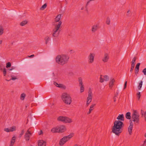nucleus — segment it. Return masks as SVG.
Here are the masks:
<instances>
[{
    "instance_id": "obj_29",
    "label": "nucleus",
    "mask_w": 146,
    "mask_h": 146,
    "mask_svg": "<svg viewBox=\"0 0 146 146\" xmlns=\"http://www.w3.org/2000/svg\"><path fill=\"white\" fill-rule=\"evenodd\" d=\"M26 96V95L24 93H22L21 96L20 97V99L22 100H23Z\"/></svg>"
},
{
    "instance_id": "obj_25",
    "label": "nucleus",
    "mask_w": 146,
    "mask_h": 146,
    "mask_svg": "<svg viewBox=\"0 0 146 146\" xmlns=\"http://www.w3.org/2000/svg\"><path fill=\"white\" fill-rule=\"evenodd\" d=\"M4 28L2 25H0V35L3 34V33Z\"/></svg>"
},
{
    "instance_id": "obj_54",
    "label": "nucleus",
    "mask_w": 146,
    "mask_h": 146,
    "mask_svg": "<svg viewBox=\"0 0 146 146\" xmlns=\"http://www.w3.org/2000/svg\"><path fill=\"white\" fill-rule=\"evenodd\" d=\"M94 0H89L87 3L86 4V6H87L88 5V4L91 1H94Z\"/></svg>"
},
{
    "instance_id": "obj_33",
    "label": "nucleus",
    "mask_w": 146,
    "mask_h": 146,
    "mask_svg": "<svg viewBox=\"0 0 146 146\" xmlns=\"http://www.w3.org/2000/svg\"><path fill=\"white\" fill-rule=\"evenodd\" d=\"M110 19L108 17L107 18L106 21V23L108 25H109L110 24Z\"/></svg>"
},
{
    "instance_id": "obj_50",
    "label": "nucleus",
    "mask_w": 146,
    "mask_h": 146,
    "mask_svg": "<svg viewBox=\"0 0 146 146\" xmlns=\"http://www.w3.org/2000/svg\"><path fill=\"white\" fill-rule=\"evenodd\" d=\"M11 80H15L16 79H17V78H16L15 77H14L12 76H11Z\"/></svg>"
},
{
    "instance_id": "obj_10",
    "label": "nucleus",
    "mask_w": 146,
    "mask_h": 146,
    "mask_svg": "<svg viewBox=\"0 0 146 146\" xmlns=\"http://www.w3.org/2000/svg\"><path fill=\"white\" fill-rule=\"evenodd\" d=\"M30 129L31 128H29L28 129L25 135V138L27 141H29V140L30 136L32 135V133L30 130Z\"/></svg>"
},
{
    "instance_id": "obj_32",
    "label": "nucleus",
    "mask_w": 146,
    "mask_h": 146,
    "mask_svg": "<svg viewBox=\"0 0 146 146\" xmlns=\"http://www.w3.org/2000/svg\"><path fill=\"white\" fill-rule=\"evenodd\" d=\"M80 86V92L81 93H82L84 91V86L82 85L81 86Z\"/></svg>"
},
{
    "instance_id": "obj_27",
    "label": "nucleus",
    "mask_w": 146,
    "mask_h": 146,
    "mask_svg": "<svg viewBox=\"0 0 146 146\" xmlns=\"http://www.w3.org/2000/svg\"><path fill=\"white\" fill-rule=\"evenodd\" d=\"M143 84V81H141L139 83V85L138 86V88L139 90H140L142 87Z\"/></svg>"
},
{
    "instance_id": "obj_60",
    "label": "nucleus",
    "mask_w": 146,
    "mask_h": 146,
    "mask_svg": "<svg viewBox=\"0 0 146 146\" xmlns=\"http://www.w3.org/2000/svg\"><path fill=\"white\" fill-rule=\"evenodd\" d=\"M52 74L53 76H55V74L54 72L52 73Z\"/></svg>"
},
{
    "instance_id": "obj_12",
    "label": "nucleus",
    "mask_w": 146,
    "mask_h": 146,
    "mask_svg": "<svg viewBox=\"0 0 146 146\" xmlns=\"http://www.w3.org/2000/svg\"><path fill=\"white\" fill-rule=\"evenodd\" d=\"M59 133H62L64 132L66 130V128L65 126L60 125L58 126Z\"/></svg>"
},
{
    "instance_id": "obj_45",
    "label": "nucleus",
    "mask_w": 146,
    "mask_h": 146,
    "mask_svg": "<svg viewBox=\"0 0 146 146\" xmlns=\"http://www.w3.org/2000/svg\"><path fill=\"white\" fill-rule=\"evenodd\" d=\"M139 71V69H136V68H135V74L136 75L137 74Z\"/></svg>"
},
{
    "instance_id": "obj_5",
    "label": "nucleus",
    "mask_w": 146,
    "mask_h": 146,
    "mask_svg": "<svg viewBox=\"0 0 146 146\" xmlns=\"http://www.w3.org/2000/svg\"><path fill=\"white\" fill-rule=\"evenodd\" d=\"M132 121L139 123V113L136 110H133L131 116Z\"/></svg>"
},
{
    "instance_id": "obj_8",
    "label": "nucleus",
    "mask_w": 146,
    "mask_h": 146,
    "mask_svg": "<svg viewBox=\"0 0 146 146\" xmlns=\"http://www.w3.org/2000/svg\"><path fill=\"white\" fill-rule=\"evenodd\" d=\"M95 56V54L94 53L91 52L89 54L88 57V61L89 64H91L94 62Z\"/></svg>"
},
{
    "instance_id": "obj_62",
    "label": "nucleus",
    "mask_w": 146,
    "mask_h": 146,
    "mask_svg": "<svg viewBox=\"0 0 146 146\" xmlns=\"http://www.w3.org/2000/svg\"><path fill=\"white\" fill-rule=\"evenodd\" d=\"M144 115H146V111H145V113Z\"/></svg>"
},
{
    "instance_id": "obj_14",
    "label": "nucleus",
    "mask_w": 146,
    "mask_h": 146,
    "mask_svg": "<svg viewBox=\"0 0 146 146\" xmlns=\"http://www.w3.org/2000/svg\"><path fill=\"white\" fill-rule=\"evenodd\" d=\"M46 142L42 140H39L38 141V146H46Z\"/></svg>"
},
{
    "instance_id": "obj_34",
    "label": "nucleus",
    "mask_w": 146,
    "mask_h": 146,
    "mask_svg": "<svg viewBox=\"0 0 146 146\" xmlns=\"http://www.w3.org/2000/svg\"><path fill=\"white\" fill-rule=\"evenodd\" d=\"M109 79V77L107 75H105L104 76V79L106 81H107Z\"/></svg>"
},
{
    "instance_id": "obj_3",
    "label": "nucleus",
    "mask_w": 146,
    "mask_h": 146,
    "mask_svg": "<svg viewBox=\"0 0 146 146\" xmlns=\"http://www.w3.org/2000/svg\"><path fill=\"white\" fill-rule=\"evenodd\" d=\"M62 99L63 102L67 105H70L72 102V100L70 95L67 93L62 94Z\"/></svg>"
},
{
    "instance_id": "obj_56",
    "label": "nucleus",
    "mask_w": 146,
    "mask_h": 146,
    "mask_svg": "<svg viewBox=\"0 0 146 146\" xmlns=\"http://www.w3.org/2000/svg\"><path fill=\"white\" fill-rule=\"evenodd\" d=\"M143 111L142 110H141V115H142V116L143 115Z\"/></svg>"
},
{
    "instance_id": "obj_26",
    "label": "nucleus",
    "mask_w": 146,
    "mask_h": 146,
    "mask_svg": "<svg viewBox=\"0 0 146 146\" xmlns=\"http://www.w3.org/2000/svg\"><path fill=\"white\" fill-rule=\"evenodd\" d=\"M44 40L45 41L46 44H47L50 40V38L49 36H47L45 38Z\"/></svg>"
},
{
    "instance_id": "obj_36",
    "label": "nucleus",
    "mask_w": 146,
    "mask_h": 146,
    "mask_svg": "<svg viewBox=\"0 0 146 146\" xmlns=\"http://www.w3.org/2000/svg\"><path fill=\"white\" fill-rule=\"evenodd\" d=\"M24 132V129L22 130L21 133L19 134V137L20 138L22 136Z\"/></svg>"
},
{
    "instance_id": "obj_55",
    "label": "nucleus",
    "mask_w": 146,
    "mask_h": 146,
    "mask_svg": "<svg viewBox=\"0 0 146 146\" xmlns=\"http://www.w3.org/2000/svg\"><path fill=\"white\" fill-rule=\"evenodd\" d=\"M43 133V132L42 130H41L40 131V133H39V135H41V134H42Z\"/></svg>"
},
{
    "instance_id": "obj_41",
    "label": "nucleus",
    "mask_w": 146,
    "mask_h": 146,
    "mask_svg": "<svg viewBox=\"0 0 146 146\" xmlns=\"http://www.w3.org/2000/svg\"><path fill=\"white\" fill-rule=\"evenodd\" d=\"M135 65L131 64V68L130 70V72H132L133 71L134 67Z\"/></svg>"
},
{
    "instance_id": "obj_64",
    "label": "nucleus",
    "mask_w": 146,
    "mask_h": 146,
    "mask_svg": "<svg viewBox=\"0 0 146 146\" xmlns=\"http://www.w3.org/2000/svg\"><path fill=\"white\" fill-rule=\"evenodd\" d=\"M0 70L1 71H2V70L3 69L2 68H1Z\"/></svg>"
},
{
    "instance_id": "obj_17",
    "label": "nucleus",
    "mask_w": 146,
    "mask_h": 146,
    "mask_svg": "<svg viewBox=\"0 0 146 146\" xmlns=\"http://www.w3.org/2000/svg\"><path fill=\"white\" fill-rule=\"evenodd\" d=\"M16 137L15 136H14L11 139V143L10 144L9 146H13L14 143L15 141Z\"/></svg>"
},
{
    "instance_id": "obj_2",
    "label": "nucleus",
    "mask_w": 146,
    "mask_h": 146,
    "mask_svg": "<svg viewBox=\"0 0 146 146\" xmlns=\"http://www.w3.org/2000/svg\"><path fill=\"white\" fill-rule=\"evenodd\" d=\"M69 58L68 56L62 54L57 56L56 58V60L58 64L63 65L67 63Z\"/></svg>"
},
{
    "instance_id": "obj_11",
    "label": "nucleus",
    "mask_w": 146,
    "mask_h": 146,
    "mask_svg": "<svg viewBox=\"0 0 146 146\" xmlns=\"http://www.w3.org/2000/svg\"><path fill=\"white\" fill-rule=\"evenodd\" d=\"M133 127V124L131 120L129 121V125L128 127V131L130 135H131L132 131V129Z\"/></svg>"
},
{
    "instance_id": "obj_57",
    "label": "nucleus",
    "mask_w": 146,
    "mask_h": 146,
    "mask_svg": "<svg viewBox=\"0 0 146 146\" xmlns=\"http://www.w3.org/2000/svg\"><path fill=\"white\" fill-rule=\"evenodd\" d=\"M70 52H71V53H74V51L73 50H71Z\"/></svg>"
},
{
    "instance_id": "obj_61",
    "label": "nucleus",
    "mask_w": 146,
    "mask_h": 146,
    "mask_svg": "<svg viewBox=\"0 0 146 146\" xmlns=\"http://www.w3.org/2000/svg\"><path fill=\"white\" fill-rule=\"evenodd\" d=\"M74 146H80V145L79 146L77 145H76Z\"/></svg>"
},
{
    "instance_id": "obj_30",
    "label": "nucleus",
    "mask_w": 146,
    "mask_h": 146,
    "mask_svg": "<svg viewBox=\"0 0 146 146\" xmlns=\"http://www.w3.org/2000/svg\"><path fill=\"white\" fill-rule=\"evenodd\" d=\"M47 7V4L46 3L44 4V5H43L42 6L40 7V10H43L45 9Z\"/></svg>"
},
{
    "instance_id": "obj_9",
    "label": "nucleus",
    "mask_w": 146,
    "mask_h": 146,
    "mask_svg": "<svg viewBox=\"0 0 146 146\" xmlns=\"http://www.w3.org/2000/svg\"><path fill=\"white\" fill-rule=\"evenodd\" d=\"M61 17V15L59 14L55 18L54 22L53 23L54 26H55V24H58L59 23H61L60 24V26L62 24V22L61 21H60Z\"/></svg>"
},
{
    "instance_id": "obj_4",
    "label": "nucleus",
    "mask_w": 146,
    "mask_h": 146,
    "mask_svg": "<svg viewBox=\"0 0 146 146\" xmlns=\"http://www.w3.org/2000/svg\"><path fill=\"white\" fill-rule=\"evenodd\" d=\"M60 23H59V24L57 25L55 24V26H54V28L52 30V37H57L59 35L60 31L59 29L60 27Z\"/></svg>"
},
{
    "instance_id": "obj_6",
    "label": "nucleus",
    "mask_w": 146,
    "mask_h": 146,
    "mask_svg": "<svg viewBox=\"0 0 146 146\" xmlns=\"http://www.w3.org/2000/svg\"><path fill=\"white\" fill-rule=\"evenodd\" d=\"M73 133H71L69 135L65 136L61 139L59 142L60 145H63L66 142L69 140L73 135Z\"/></svg>"
},
{
    "instance_id": "obj_46",
    "label": "nucleus",
    "mask_w": 146,
    "mask_h": 146,
    "mask_svg": "<svg viewBox=\"0 0 146 146\" xmlns=\"http://www.w3.org/2000/svg\"><path fill=\"white\" fill-rule=\"evenodd\" d=\"M102 75L101 76V77L100 78V82L102 83L104 82V79L101 77Z\"/></svg>"
},
{
    "instance_id": "obj_48",
    "label": "nucleus",
    "mask_w": 146,
    "mask_h": 146,
    "mask_svg": "<svg viewBox=\"0 0 146 146\" xmlns=\"http://www.w3.org/2000/svg\"><path fill=\"white\" fill-rule=\"evenodd\" d=\"M127 81H125V82L124 89H125V88H126V87H127Z\"/></svg>"
},
{
    "instance_id": "obj_44",
    "label": "nucleus",
    "mask_w": 146,
    "mask_h": 146,
    "mask_svg": "<svg viewBox=\"0 0 146 146\" xmlns=\"http://www.w3.org/2000/svg\"><path fill=\"white\" fill-rule=\"evenodd\" d=\"M10 129H9L8 128H5L4 129V131L6 132H11L10 131Z\"/></svg>"
},
{
    "instance_id": "obj_7",
    "label": "nucleus",
    "mask_w": 146,
    "mask_h": 146,
    "mask_svg": "<svg viewBox=\"0 0 146 146\" xmlns=\"http://www.w3.org/2000/svg\"><path fill=\"white\" fill-rule=\"evenodd\" d=\"M92 93L91 88L88 89V96L87 98L86 106L88 107L92 101Z\"/></svg>"
},
{
    "instance_id": "obj_20",
    "label": "nucleus",
    "mask_w": 146,
    "mask_h": 146,
    "mask_svg": "<svg viewBox=\"0 0 146 146\" xmlns=\"http://www.w3.org/2000/svg\"><path fill=\"white\" fill-rule=\"evenodd\" d=\"M115 82V80L113 78L111 79V80L110 81L109 84V86L110 88H111L112 87L113 83Z\"/></svg>"
},
{
    "instance_id": "obj_35",
    "label": "nucleus",
    "mask_w": 146,
    "mask_h": 146,
    "mask_svg": "<svg viewBox=\"0 0 146 146\" xmlns=\"http://www.w3.org/2000/svg\"><path fill=\"white\" fill-rule=\"evenodd\" d=\"M54 84L57 87H58L59 88H60L61 87L60 86V85H61V84H58L57 83L55 82H54Z\"/></svg>"
},
{
    "instance_id": "obj_19",
    "label": "nucleus",
    "mask_w": 146,
    "mask_h": 146,
    "mask_svg": "<svg viewBox=\"0 0 146 146\" xmlns=\"http://www.w3.org/2000/svg\"><path fill=\"white\" fill-rule=\"evenodd\" d=\"M98 29V25H94L92 27V31L93 33H94Z\"/></svg>"
},
{
    "instance_id": "obj_63",
    "label": "nucleus",
    "mask_w": 146,
    "mask_h": 146,
    "mask_svg": "<svg viewBox=\"0 0 146 146\" xmlns=\"http://www.w3.org/2000/svg\"><path fill=\"white\" fill-rule=\"evenodd\" d=\"M25 107L26 108H27V105H26Z\"/></svg>"
},
{
    "instance_id": "obj_43",
    "label": "nucleus",
    "mask_w": 146,
    "mask_h": 146,
    "mask_svg": "<svg viewBox=\"0 0 146 146\" xmlns=\"http://www.w3.org/2000/svg\"><path fill=\"white\" fill-rule=\"evenodd\" d=\"M96 105L95 104H92L90 106V109H92V110L94 109V107Z\"/></svg>"
},
{
    "instance_id": "obj_18",
    "label": "nucleus",
    "mask_w": 146,
    "mask_h": 146,
    "mask_svg": "<svg viewBox=\"0 0 146 146\" xmlns=\"http://www.w3.org/2000/svg\"><path fill=\"white\" fill-rule=\"evenodd\" d=\"M64 122L66 123H70L72 122V120L68 117H65Z\"/></svg>"
},
{
    "instance_id": "obj_59",
    "label": "nucleus",
    "mask_w": 146,
    "mask_h": 146,
    "mask_svg": "<svg viewBox=\"0 0 146 146\" xmlns=\"http://www.w3.org/2000/svg\"><path fill=\"white\" fill-rule=\"evenodd\" d=\"M2 40H0V44H1L2 43Z\"/></svg>"
},
{
    "instance_id": "obj_31",
    "label": "nucleus",
    "mask_w": 146,
    "mask_h": 146,
    "mask_svg": "<svg viewBox=\"0 0 146 146\" xmlns=\"http://www.w3.org/2000/svg\"><path fill=\"white\" fill-rule=\"evenodd\" d=\"M136 57H134L133 59L131 61V64L135 65V62L136 59Z\"/></svg>"
},
{
    "instance_id": "obj_37",
    "label": "nucleus",
    "mask_w": 146,
    "mask_h": 146,
    "mask_svg": "<svg viewBox=\"0 0 146 146\" xmlns=\"http://www.w3.org/2000/svg\"><path fill=\"white\" fill-rule=\"evenodd\" d=\"M11 64L10 62H8L6 64V67L7 68H8L10 67L11 66Z\"/></svg>"
},
{
    "instance_id": "obj_21",
    "label": "nucleus",
    "mask_w": 146,
    "mask_h": 146,
    "mask_svg": "<svg viewBox=\"0 0 146 146\" xmlns=\"http://www.w3.org/2000/svg\"><path fill=\"white\" fill-rule=\"evenodd\" d=\"M65 117L63 116H59V117L57 119L58 121H62L64 122V121L65 120Z\"/></svg>"
},
{
    "instance_id": "obj_1",
    "label": "nucleus",
    "mask_w": 146,
    "mask_h": 146,
    "mask_svg": "<svg viewBox=\"0 0 146 146\" xmlns=\"http://www.w3.org/2000/svg\"><path fill=\"white\" fill-rule=\"evenodd\" d=\"M123 123L120 120H116L112 128V131L117 135H119L122 132V127L124 126Z\"/></svg>"
},
{
    "instance_id": "obj_22",
    "label": "nucleus",
    "mask_w": 146,
    "mask_h": 146,
    "mask_svg": "<svg viewBox=\"0 0 146 146\" xmlns=\"http://www.w3.org/2000/svg\"><path fill=\"white\" fill-rule=\"evenodd\" d=\"M126 118L128 119H131V113L130 112H127L125 114Z\"/></svg>"
},
{
    "instance_id": "obj_39",
    "label": "nucleus",
    "mask_w": 146,
    "mask_h": 146,
    "mask_svg": "<svg viewBox=\"0 0 146 146\" xmlns=\"http://www.w3.org/2000/svg\"><path fill=\"white\" fill-rule=\"evenodd\" d=\"M131 15V11L130 10H128L126 14V15L128 16H130Z\"/></svg>"
},
{
    "instance_id": "obj_40",
    "label": "nucleus",
    "mask_w": 146,
    "mask_h": 146,
    "mask_svg": "<svg viewBox=\"0 0 146 146\" xmlns=\"http://www.w3.org/2000/svg\"><path fill=\"white\" fill-rule=\"evenodd\" d=\"M140 64L139 63H138L136 65L135 68L136 69H139V67L140 65Z\"/></svg>"
},
{
    "instance_id": "obj_42",
    "label": "nucleus",
    "mask_w": 146,
    "mask_h": 146,
    "mask_svg": "<svg viewBox=\"0 0 146 146\" xmlns=\"http://www.w3.org/2000/svg\"><path fill=\"white\" fill-rule=\"evenodd\" d=\"M3 74H4V76H5L6 74V69L5 68H4L3 69Z\"/></svg>"
},
{
    "instance_id": "obj_13",
    "label": "nucleus",
    "mask_w": 146,
    "mask_h": 146,
    "mask_svg": "<svg viewBox=\"0 0 146 146\" xmlns=\"http://www.w3.org/2000/svg\"><path fill=\"white\" fill-rule=\"evenodd\" d=\"M109 56L107 53H105L104 55V57L102 58V61L104 62H107L109 59Z\"/></svg>"
},
{
    "instance_id": "obj_52",
    "label": "nucleus",
    "mask_w": 146,
    "mask_h": 146,
    "mask_svg": "<svg viewBox=\"0 0 146 146\" xmlns=\"http://www.w3.org/2000/svg\"><path fill=\"white\" fill-rule=\"evenodd\" d=\"M34 56H35V55L34 54H33V55H32L30 56H27V57L28 58H33V57H34Z\"/></svg>"
},
{
    "instance_id": "obj_23",
    "label": "nucleus",
    "mask_w": 146,
    "mask_h": 146,
    "mask_svg": "<svg viewBox=\"0 0 146 146\" xmlns=\"http://www.w3.org/2000/svg\"><path fill=\"white\" fill-rule=\"evenodd\" d=\"M78 81L79 82V86H81L82 85H84L83 82H82V78L81 77H79L78 78Z\"/></svg>"
},
{
    "instance_id": "obj_47",
    "label": "nucleus",
    "mask_w": 146,
    "mask_h": 146,
    "mask_svg": "<svg viewBox=\"0 0 146 146\" xmlns=\"http://www.w3.org/2000/svg\"><path fill=\"white\" fill-rule=\"evenodd\" d=\"M142 72L143 73L144 75H146V68L143 70Z\"/></svg>"
},
{
    "instance_id": "obj_38",
    "label": "nucleus",
    "mask_w": 146,
    "mask_h": 146,
    "mask_svg": "<svg viewBox=\"0 0 146 146\" xmlns=\"http://www.w3.org/2000/svg\"><path fill=\"white\" fill-rule=\"evenodd\" d=\"M141 96V95L140 94V92H138L137 94V96L138 100H139Z\"/></svg>"
},
{
    "instance_id": "obj_51",
    "label": "nucleus",
    "mask_w": 146,
    "mask_h": 146,
    "mask_svg": "<svg viewBox=\"0 0 146 146\" xmlns=\"http://www.w3.org/2000/svg\"><path fill=\"white\" fill-rule=\"evenodd\" d=\"M92 111V109H89L87 113V114L88 115L90 114Z\"/></svg>"
},
{
    "instance_id": "obj_58",
    "label": "nucleus",
    "mask_w": 146,
    "mask_h": 146,
    "mask_svg": "<svg viewBox=\"0 0 146 146\" xmlns=\"http://www.w3.org/2000/svg\"><path fill=\"white\" fill-rule=\"evenodd\" d=\"M144 117H145V120L146 121V115H144Z\"/></svg>"
},
{
    "instance_id": "obj_53",
    "label": "nucleus",
    "mask_w": 146,
    "mask_h": 146,
    "mask_svg": "<svg viewBox=\"0 0 146 146\" xmlns=\"http://www.w3.org/2000/svg\"><path fill=\"white\" fill-rule=\"evenodd\" d=\"M94 0H89L87 3L86 4V6H87L88 5V4L91 1H94Z\"/></svg>"
},
{
    "instance_id": "obj_24",
    "label": "nucleus",
    "mask_w": 146,
    "mask_h": 146,
    "mask_svg": "<svg viewBox=\"0 0 146 146\" xmlns=\"http://www.w3.org/2000/svg\"><path fill=\"white\" fill-rule=\"evenodd\" d=\"M27 23L28 21H22L21 22L20 25L21 26H25L27 24Z\"/></svg>"
},
{
    "instance_id": "obj_28",
    "label": "nucleus",
    "mask_w": 146,
    "mask_h": 146,
    "mask_svg": "<svg viewBox=\"0 0 146 146\" xmlns=\"http://www.w3.org/2000/svg\"><path fill=\"white\" fill-rule=\"evenodd\" d=\"M10 131L11 132H12L13 131H15L16 130V127L15 126L11 127H10Z\"/></svg>"
},
{
    "instance_id": "obj_16",
    "label": "nucleus",
    "mask_w": 146,
    "mask_h": 146,
    "mask_svg": "<svg viewBox=\"0 0 146 146\" xmlns=\"http://www.w3.org/2000/svg\"><path fill=\"white\" fill-rule=\"evenodd\" d=\"M117 119L118 120H120V121H124V119L123 115V114H119L118 116L117 117Z\"/></svg>"
},
{
    "instance_id": "obj_15",
    "label": "nucleus",
    "mask_w": 146,
    "mask_h": 146,
    "mask_svg": "<svg viewBox=\"0 0 146 146\" xmlns=\"http://www.w3.org/2000/svg\"><path fill=\"white\" fill-rule=\"evenodd\" d=\"M58 130V126L52 128L51 130V131L53 133H59Z\"/></svg>"
},
{
    "instance_id": "obj_49",
    "label": "nucleus",
    "mask_w": 146,
    "mask_h": 146,
    "mask_svg": "<svg viewBox=\"0 0 146 146\" xmlns=\"http://www.w3.org/2000/svg\"><path fill=\"white\" fill-rule=\"evenodd\" d=\"M15 67L14 66H12L11 67V68L9 69V70H13L15 69Z\"/></svg>"
}]
</instances>
